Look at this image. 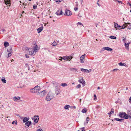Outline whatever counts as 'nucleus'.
<instances>
[{"label":"nucleus","mask_w":131,"mask_h":131,"mask_svg":"<svg viewBox=\"0 0 131 131\" xmlns=\"http://www.w3.org/2000/svg\"><path fill=\"white\" fill-rule=\"evenodd\" d=\"M40 87L38 85H37L34 88L30 89V92L32 93H38V94L39 95L40 93V92H39L40 90Z\"/></svg>","instance_id":"f257e3e1"},{"label":"nucleus","mask_w":131,"mask_h":131,"mask_svg":"<svg viewBox=\"0 0 131 131\" xmlns=\"http://www.w3.org/2000/svg\"><path fill=\"white\" fill-rule=\"evenodd\" d=\"M54 94L51 92H49L47 95L46 100L47 101H50L54 97Z\"/></svg>","instance_id":"f03ea898"},{"label":"nucleus","mask_w":131,"mask_h":131,"mask_svg":"<svg viewBox=\"0 0 131 131\" xmlns=\"http://www.w3.org/2000/svg\"><path fill=\"white\" fill-rule=\"evenodd\" d=\"M129 24L128 23L127 24L125 23L123 25L120 26L114 22V26L116 29H120L125 28V27H127V25Z\"/></svg>","instance_id":"7ed1b4c3"},{"label":"nucleus","mask_w":131,"mask_h":131,"mask_svg":"<svg viewBox=\"0 0 131 131\" xmlns=\"http://www.w3.org/2000/svg\"><path fill=\"white\" fill-rule=\"evenodd\" d=\"M119 117L125 119H128V116L124 112H119L118 114Z\"/></svg>","instance_id":"20e7f679"},{"label":"nucleus","mask_w":131,"mask_h":131,"mask_svg":"<svg viewBox=\"0 0 131 131\" xmlns=\"http://www.w3.org/2000/svg\"><path fill=\"white\" fill-rule=\"evenodd\" d=\"M7 51L8 53L7 57L8 58L11 56L12 53V50L11 47L8 48L7 50Z\"/></svg>","instance_id":"39448f33"},{"label":"nucleus","mask_w":131,"mask_h":131,"mask_svg":"<svg viewBox=\"0 0 131 131\" xmlns=\"http://www.w3.org/2000/svg\"><path fill=\"white\" fill-rule=\"evenodd\" d=\"M72 14V12L70 10L66 9L64 13V15L68 16H71Z\"/></svg>","instance_id":"423d86ee"},{"label":"nucleus","mask_w":131,"mask_h":131,"mask_svg":"<svg viewBox=\"0 0 131 131\" xmlns=\"http://www.w3.org/2000/svg\"><path fill=\"white\" fill-rule=\"evenodd\" d=\"M86 56L85 54H84L81 56L80 58V61L81 63H83L84 62L85 58Z\"/></svg>","instance_id":"0eeeda50"},{"label":"nucleus","mask_w":131,"mask_h":131,"mask_svg":"<svg viewBox=\"0 0 131 131\" xmlns=\"http://www.w3.org/2000/svg\"><path fill=\"white\" fill-rule=\"evenodd\" d=\"M78 81L82 84L83 85V86H84L85 85V82L82 78H81Z\"/></svg>","instance_id":"6e6552de"},{"label":"nucleus","mask_w":131,"mask_h":131,"mask_svg":"<svg viewBox=\"0 0 131 131\" xmlns=\"http://www.w3.org/2000/svg\"><path fill=\"white\" fill-rule=\"evenodd\" d=\"M28 52H29V54L30 55H32L34 54L35 52V51L34 50V49L31 48L29 49V51Z\"/></svg>","instance_id":"1a4fd4ad"},{"label":"nucleus","mask_w":131,"mask_h":131,"mask_svg":"<svg viewBox=\"0 0 131 131\" xmlns=\"http://www.w3.org/2000/svg\"><path fill=\"white\" fill-rule=\"evenodd\" d=\"M47 91L46 90H43L41 91V97L45 96L47 94Z\"/></svg>","instance_id":"9d476101"},{"label":"nucleus","mask_w":131,"mask_h":131,"mask_svg":"<svg viewBox=\"0 0 131 131\" xmlns=\"http://www.w3.org/2000/svg\"><path fill=\"white\" fill-rule=\"evenodd\" d=\"M62 11L61 9H58L56 13V14L57 15H60L62 14Z\"/></svg>","instance_id":"9b49d317"},{"label":"nucleus","mask_w":131,"mask_h":131,"mask_svg":"<svg viewBox=\"0 0 131 131\" xmlns=\"http://www.w3.org/2000/svg\"><path fill=\"white\" fill-rule=\"evenodd\" d=\"M59 42V40H55L52 43L51 45L55 47L57 45L58 43Z\"/></svg>","instance_id":"f8f14e48"},{"label":"nucleus","mask_w":131,"mask_h":131,"mask_svg":"<svg viewBox=\"0 0 131 131\" xmlns=\"http://www.w3.org/2000/svg\"><path fill=\"white\" fill-rule=\"evenodd\" d=\"M106 50L109 51H111L113 49L107 47H104L102 49V50L103 51Z\"/></svg>","instance_id":"ddd939ff"},{"label":"nucleus","mask_w":131,"mask_h":131,"mask_svg":"<svg viewBox=\"0 0 131 131\" xmlns=\"http://www.w3.org/2000/svg\"><path fill=\"white\" fill-rule=\"evenodd\" d=\"M20 97L18 96H15L13 98V100L14 101L17 102L18 100H20Z\"/></svg>","instance_id":"4468645a"},{"label":"nucleus","mask_w":131,"mask_h":131,"mask_svg":"<svg viewBox=\"0 0 131 131\" xmlns=\"http://www.w3.org/2000/svg\"><path fill=\"white\" fill-rule=\"evenodd\" d=\"M31 124V122L30 121H28L26 122L25 124V126L27 127H29L30 125Z\"/></svg>","instance_id":"2eb2a0df"},{"label":"nucleus","mask_w":131,"mask_h":131,"mask_svg":"<svg viewBox=\"0 0 131 131\" xmlns=\"http://www.w3.org/2000/svg\"><path fill=\"white\" fill-rule=\"evenodd\" d=\"M4 2L6 5H8V6H10V1L9 0H4Z\"/></svg>","instance_id":"dca6fc26"},{"label":"nucleus","mask_w":131,"mask_h":131,"mask_svg":"<svg viewBox=\"0 0 131 131\" xmlns=\"http://www.w3.org/2000/svg\"><path fill=\"white\" fill-rule=\"evenodd\" d=\"M90 119H89V118L88 117H87L86 118V121L84 123V125H85L88 124Z\"/></svg>","instance_id":"f3484780"},{"label":"nucleus","mask_w":131,"mask_h":131,"mask_svg":"<svg viewBox=\"0 0 131 131\" xmlns=\"http://www.w3.org/2000/svg\"><path fill=\"white\" fill-rule=\"evenodd\" d=\"M52 84L54 86L57 88L59 85L58 83L56 82L53 81L52 82Z\"/></svg>","instance_id":"a211bd4d"},{"label":"nucleus","mask_w":131,"mask_h":131,"mask_svg":"<svg viewBox=\"0 0 131 131\" xmlns=\"http://www.w3.org/2000/svg\"><path fill=\"white\" fill-rule=\"evenodd\" d=\"M38 117V116L36 117V116H35L33 118L34 122L36 123H37L38 121L39 118H37Z\"/></svg>","instance_id":"6ab92c4d"},{"label":"nucleus","mask_w":131,"mask_h":131,"mask_svg":"<svg viewBox=\"0 0 131 131\" xmlns=\"http://www.w3.org/2000/svg\"><path fill=\"white\" fill-rule=\"evenodd\" d=\"M34 47L33 48L35 52H36L38 50V47L36 44H34Z\"/></svg>","instance_id":"aec40b11"},{"label":"nucleus","mask_w":131,"mask_h":131,"mask_svg":"<svg viewBox=\"0 0 131 131\" xmlns=\"http://www.w3.org/2000/svg\"><path fill=\"white\" fill-rule=\"evenodd\" d=\"M48 50V49L47 48H42V52H45V54H47V51ZM43 53H45V52H44Z\"/></svg>","instance_id":"412c9836"},{"label":"nucleus","mask_w":131,"mask_h":131,"mask_svg":"<svg viewBox=\"0 0 131 131\" xmlns=\"http://www.w3.org/2000/svg\"><path fill=\"white\" fill-rule=\"evenodd\" d=\"M114 120H115L116 121H119L120 122H124V119H119L118 118H115L114 119Z\"/></svg>","instance_id":"4be33fe9"},{"label":"nucleus","mask_w":131,"mask_h":131,"mask_svg":"<svg viewBox=\"0 0 131 131\" xmlns=\"http://www.w3.org/2000/svg\"><path fill=\"white\" fill-rule=\"evenodd\" d=\"M119 65L121 66H126V64L125 63H122V62H120L118 63Z\"/></svg>","instance_id":"5701e85b"},{"label":"nucleus","mask_w":131,"mask_h":131,"mask_svg":"<svg viewBox=\"0 0 131 131\" xmlns=\"http://www.w3.org/2000/svg\"><path fill=\"white\" fill-rule=\"evenodd\" d=\"M1 81L2 82L4 83H6V80H5L4 77H3L2 78Z\"/></svg>","instance_id":"b1692460"},{"label":"nucleus","mask_w":131,"mask_h":131,"mask_svg":"<svg viewBox=\"0 0 131 131\" xmlns=\"http://www.w3.org/2000/svg\"><path fill=\"white\" fill-rule=\"evenodd\" d=\"M4 45L5 47H6L7 46H9V44L7 42H4Z\"/></svg>","instance_id":"393cba45"},{"label":"nucleus","mask_w":131,"mask_h":131,"mask_svg":"<svg viewBox=\"0 0 131 131\" xmlns=\"http://www.w3.org/2000/svg\"><path fill=\"white\" fill-rule=\"evenodd\" d=\"M127 115H128V117L131 119V111H128Z\"/></svg>","instance_id":"a878e982"},{"label":"nucleus","mask_w":131,"mask_h":131,"mask_svg":"<svg viewBox=\"0 0 131 131\" xmlns=\"http://www.w3.org/2000/svg\"><path fill=\"white\" fill-rule=\"evenodd\" d=\"M28 120V118L26 117H25L23 119V122L24 123L26 122Z\"/></svg>","instance_id":"bb28decb"},{"label":"nucleus","mask_w":131,"mask_h":131,"mask_svg":"<svg viewBox=\"0 0 131 131\" xmlns=\"http://www.w3.org/2000/svg\"><path fill=\"white\" fill-rule=\"evenodd\" d=\"M114 113V109L112 108L111 111L108 113V114L109 115H111L112 113Z\"/></svg>","instance_id":"cd10ccee"},{"label":"nucleus","mask_w":131,"mask_h":131,"mask_svg":"<svg viewBox=\"0 0 131 131\" xmlns=\"http://www.w3.org/2000/svg\"><path fill=\"white\" fill-rule=\"evenodd\" d=\"M60 58L62 59H63L64 60H67L68 59V57L67 56H64L63 57H61Z\"/></svg>","instance_id":"c85d7f7f"},{"label":"nucleus","mask_w":131,"mask_h":131,"mask_svg":"<svg viewBox=\"0 0 131 131\" xmlns=\"http://www.w3.org/2000/svg\"><path fill=\"white\" fill-rule=\"evenodd\" d=\"M70 70L71 71H77V69L75 68H71Z\"/></svg>","instance_id":"c756f323"},{"label":"nucleus","mask_w":131,"mask_h":131,"mask_svg":"<svg viewBox=\"0 0 131 131\" xmlns=\"http://www.w3.org/2000/svg\"><path fill=\"white\" fill-rule=\"evenodd\" d=\"M67 57L68 58V59H67V60H69L70 59H72L73 58V56H69Z\"/></svg>","instance_id":"7c9ffc66"},{"label":"nucleus","mask_w":131,"mask_h":131,"mask_svg":"<svg viewBox=\"0 0 131 131\" xmlns=\"http://www.w3.org/2000/svg\"><path fill=\"white\" fill-rule=\"evenodd\" d=\"M87 111V110L86 108H84L82 110V112L83 113H86Z\"/></svg>","instance_id":"2f4dec72"},{"label":"nucleus","mask_w":131,"mask_h":131,"mask_svg":"<svg viewBox=\"0 0 131 131\" xmlns=\"http://www.w3.org/2000/svg\"><path fill=\"white\" fill-rule=\"evenodd\" d=\"M68 85L66 83H62L61 84V85L62 86V87H64L67 86Z\"/></svg>","instance_id":"473e14b6"},{"label":"nucleus","mask_w":131,"mask_h":131,"mask_svg":"<svg viewBox=\"0 0 131 131\" xmlns=\"http://www.w3.org/2000/svg\"><path fill=\"white\" fill-rule=\"evenodd\" d=\"M70 107V106L69 105H67L65 106L64 107V108L66 110L68 108Z\"/></svg>","instance_id":"72a5a7b5"},{"label":"nucleus","mask_w":131,"mask_h":131,"mask_svg":"<svg viewBox=\"0 0 131 131\" xmlns=\"http://www.w3.org/2000/svg\"><path fill=\"white\" fill-rule=\"evenodd\" d=\"M110 38L112 39H116V37L114 36H111L110 37Z\"/></svg>","instance_id":"f704fd0d"},{"label":"nucleus","mask_w":131,"mask_h":131,"mask_svg":"<svg viewBox=\"0 0 131 131\" xmlns=\"http://www.w3.org/2000/svg\"><path fill=\"white\" fill-rule=\"evenodd\" d=\"M87 69H84L83 68H81V70L82 71L84 72H87V71L86 70H87Z\"/></svg>","instance_id":"c9c22d12"},{"label":"nucleus","mask_w":131,"mask_h":131,"mask_svg":"<svg viewBox=\"0 0 131 131\" xmlns=\"http://www.w3.org/2000/svg\"><path fill=\"white\" fill-rule=\"evenodd\" d=\"M38 32V33H39L41 32V27H40L37 29Z\"/></svg>","instance_id":"e433bc0d"},{"label":"nucleus","mask_w":131,"mask_h":131,"mask_svg":"<svg viewBox=\"0 0 131 131\" xmlns=\"http://www.w3.org/2000/svg\"><path fill=\"white\" fill-rule=\"evenodd\" d=\"M125 48L126 49L128 50L129 48V46H127V43H125Z\"/></svg>","instance_id":"4c0bfd02"},{"label":"nucleus","mask_w":131,"mask_h":131,"mask_svg":"<svg viewBox=\"0 0 131 131\" xmlns=\"http://www.w3.org/2000/svg\"><path fill=\"white\" fill-rule=\"evenodd\" d=\"M123 38H123V41L124 43H125L126 42V39L125 38H124V37Z\"/></svg>","instance_id":"58836bf2"},{"label":"nucleus","mask_w":131,"mask_h":131,"mask_svg":"<svg viewBox=\"0 0 131 131\" xmlns=\"http://www.w3.org/2000/svg\"><path fill=\"white\" fill-rule=\"evenodd\" d=\"M77 25H82V26L83 27H84V26H83V25L80 22H79L78 23H77Z\"/></svg>","instance_id":"ea45409f"},{"label":"nucleus","mask_w":131,"mask_h":131,"mask_svg":"<svg viewBox=\"0 0 131 131\" xmlns=\"http://www.w3.org/2000/svg\"><path fill=\"white\" fill-rule=\"evenodd\" d=\"M25 48L26 50L27 51V52H28V51H29V49L26 47H25Z\"/></svg>","instance_id":"a19ab883"},{"label":"nucleus","mask_w":131,"mask_h":131,"mask_svg":"<svg viewBox=\"0 0 131 131\" xmlns=\"http://www.w3.org/2000/svg\"><path fill=\"white\" fill-rule=\"evenodd\" d=\"M94 100L95 101H96L97 99L96 98V95L94 94Z\"/></svg>","instance_id":"79ce46f5"},{"label":"nucleus","mask_w":131,"mask_h":131,"mask_svg":"<svg viewBox=\"0 0 131 131\" xmlns=\"http://www.w3.org/2000/svg\"><path fill=\"white\" fill-rule=\"evenodd\" d=\"M118 69H114L112 71L113 72L117 71Z\"/></svg>","instance_id":"37998d69"},{"label":"nucleus","mask_w":131,"mask_h":131,"mask_svg":"<svg viewBox=\"0 0 131 131\" xmlns=\"http://www.w3.org/2000/svg\"><path fill=\"white\" fill-rule=\"evenodd\" d=\"M37 7V6L35 5H34L33 6V8L34 9H35Z\"/></svg>","instance_id":"c03bdc74"},{"label":"nucleus","mask_w":131,"mask_h":131,"mask_svg":"<svg viewBox=\"0 0 131 131\" xmlns=\"http://www.w3.org/2000/svg\"><path fill=\"white\" fill-rule=\"evenodd\" d=\"M81 87V85L80 84H78V85L77 86V88H80Z\"/></svg>","instance_id":"a18cd8bd"},{"label":"nucleus","mask_w":131,"mask_h":131,"mask_svg":"<svg viewBox=\"0 0 131 131\" xmlns=\"http://www.w3.org/2000/svg\"><path fill=\"white\" fill-rule=\"evenodd\" d=\"M86 70L87 71V72L88 73L90 72L91 71V70L89 69V70H88V69H87V70Z\"/></svg>","instance_id":"49530a36"},{"label":"nucleus","mask_w":131,"mask_h":131,"mask_svg":"<svg viewBox=\"0 0 131 131\" xmlns=\"http://www.w3.org/2000/svg\"><path fill=\"white\" fill-rule=\"evenodd\" d=\"M63 0H56V2H61Z\"/></svg>","instance_id":"de8ad7c7"},{"label":"nucleus","mask_w":131,"mask_h":131,"mask_svg":"<svg viewBox=\"0 0 131 131\" xmlns=\"http://www.w3.org/2000/svg\"><path fill=\"white\" fill-rule=\"evenodd\" d=\"M74 9L75 11H76L78 10V8L77 7H75L74 8Z\"/></svg>","instance_id":"09e8293b"},{"label":"nucleus","mask_w":131,"mask_h":131,"mask_svg":"<svg viewBox=\"0 0 131 131\" xmlns=\"http://www.w3.org/2000/svg\"><path fill=\"white\" fill-rule=\"evenodd\" d=\"M129 103H131V97H130L129 99Z\"/></svg>","instance_id":"8fccbe9b"},{"label":"nucleus","mask_w":131,"mask_h":131,"mask_svg":"<svg viewBox=\"0 0 131 131\" xmlns=\"http://www.w3.org/2000/svg\"><path fill=\"white\" fill-rule=\"evenodd\" d=\"M85 128L84 127H82V131H85V130L84 129Z\"/></svg>","instance_id":"3c124183"},{"label":"nucleus","mask_w":131,"mask_h":131,"mask_svg":"<svg viewBox=\"0 0 131 131\" xmlns=\"http://www.w3.org/2000/svg\"><path fill=\"white\" fill-rule=\"evenodd\" d=\"M25 56L26 58H29V56H28L27 54H26L25 55Z\"/></svg>","instance_id":"603ef678"},{"label":"nucleus","mask_w":131,"mask_h":131,"mask_svg":"<svg viewBox=\"0 0 131 131\" xmlns=\"http://www.w3.org/2000/svg\"><path fill=\"white\" fill-rule=\"evenodd\" d=\"M47 23H44V25L45 26L47 25V27H48V26L47 25Z\"/></svg>","instance_id":"864d4df0"},{"label":"nucleus","mask_w":131,"mask_h":131,"mask_svg":"<svg viewBox=\"0 0 131 131\" xmlns=\"http://www.w3.org/2000/svg\"><path fill=\"white\" fill-rule=\"evenodd\" d=\"M36 131H41V129L40 128L39 129H37Z\"/></svg>","instance_id":"5fc2aeb1"},{"label":"nucleus","mask_w":131,"mask_h":131,"mask_svg":"<svg viewBox=\"0 0 131 131\" xmlns=\"http://www.w3.org/2000/svg\"><path fill=\"white\" fill-rule=\"evenodd\" d=\"M15 121H14L12 123V124H15Z\"/></svg>","instance_id":"6e6d98bb"},{"label":"nucleus","mask_w":131,"mask_h":131,"mask_svg":"<svg viewBox=\"0 0 131 131\" xmlns=\"http://www.w3.org/2000/svg\"><path fill=\"white\" fill-rule=\"evenodd\" d=\"M130 43H127V46H129V44H130Z\"/></svg>","instance_id":"4d7b16f0"},{"label":"nucleus","mask_w":131,"mask_h":131,"mask_svg":"<svg viewBox=\"0 0 131 131\" xmlns=\"http://www.w3.org/2000/svg\"><path fill=\"white\" fill-rule=\"evenodd\" d=\"M2 31H3V32H4V31H5V30L4 29H2Z\"/></svg>","instance_id":"13d9d810"},{"label":"nucleus","mask_w":131,"mask_h":131,"mask_svg":"<svg viewBox=\"0 0 131 131\" xmlns=\"http://www.w3.org/2000/svg\"><path fill=\"white\" fill-rule=\"evenodd\" d=\"M26 5V4H25V5H22V7H23V6H25Z\"/></svg>","instance_id":"bf43d9fd"},{"label":"nucleus","mask_w":131,"mask_h":131,"mask_svg":"<svg viewBox=\"0 0 131 131\" xmlns=\"http://www.w3.org/2000/svg\"><path fill=\"white\" fill-rule=\"evenodd\" d=\"M126 90H128V88L127 87L126 88Z\"/></svg>","instance_id":"052dcab7"},{"label":"nucleus","mask_w":131,"mask_h":131,"mask_svg":"<svg viewBox=\"0 0 131 131\" xmlns=\"http://www.w3.org/2000/svg\"><path fill=\"white\" fill-rule=\"evenodd\" d=\"M97 5H98L99 6H100V5L99 4V3H97Z\"/></svg>","instance_id":"680f3d73"},{"label":"nucleus","mask_w":131,"mask_h":131,"mask_svg":"<svg viewBox=\"0 0 131 131\" xmlns=\"http://www.w3.org/2000/svg\"><path fill=\"white\" fill-rule=\"evenodd\" d=\"M100 89V87H97V89Z\"/></svg>","instance_id":"e2e57ef3"},{"label":"nucleus","mask_w":131,"mask_h":131,"mask_svg":"<svg viewBox=\"0 0 131 131\" xmlns=\"http://www.w3.org/2000/svg\"><path fill=\"white\" fill-rule=\"evenodd\" d=\"M43 28V27L42 26H41V31L42 30Z\"/></svg>","instance_id":"0e129e2a"},{"label":"nucleus","mask_w":131,"mask_h":131,"mask_svg":"<svg viewBox=\"0 0 131 131\" xmlns=\"http://www.w3.org/2000/svg\"><path fill=\"white\" fill-rule=\"evenodd\" d=\"M24 13V11H23L22 12V14H23Z\"/></svg>","instance_id":"69168bd1"},{"label":"nucleus","mask_w":131,"mask_h":131,"mask_svg":"<svg viewBox=\"0 0 131 131\" xmlns=\"http://www.w3.org/2000/svg\"><path fill=\"white\" fill-rule=\"evenodd\" d=\"M73 108H76V107L75 106H74L73 107Z\"/></svg>","instance_id":"338daca9"},{"label":"nucleus","mask_w":131,"mask_h":131,"mask_svg":"<svg viewBox=\"0 0 131 131\" xmlns=\"http://www.w3.org/2000/svg\"><path fill=\"white\" fill-rule=\"evenodd\" d=\"M2 53H0V56H1V55L2 54Z\"/></svg>","instance_id":"774afa93"}]
</instances>
